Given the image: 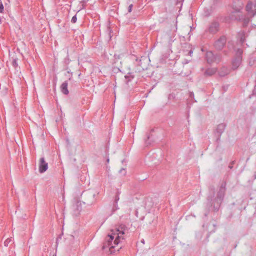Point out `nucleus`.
I'll return each mask as SVG.
<instances>
[{"label": "nucleus", "mask_w": 256, "mask_h": 256, "mask_svg": "<svg viewBox=\"0 0 256 256\" xmlns=\"http://www.w3.org/2000/svg\"><path fill=\"white\" fill-rule=\"evenodd\" d=\"M189 96L191 98H193L194 97V94L193 92H190Z\"/></svg>", "instance_id": "28"}, {"label": "nucleus", "mask_w": 256, "mask_h": 256, "mask_svg": "<svg viewBox=\"0 0 256 256\" xmlns=\"http://www.w3.org/2000/svg\"><path fill=\"white\" fill-rule=\"evenodd\" d=\"M226 43V37L225 36H220L218 40H217L214 44V48L218 50H221L225 46Z\"/></svg>", "instance_id": "7"}, {"label": "nucleus", "mask_w": 256, "mask_h": 256, "mask_svg": "<svg viewBox=\"0 0 256 256\" xmlns=\"http://www.w3.org/2000/svg\"><path fill=\"white\" fill-rule=\"evenodd\" d=\"M242 20V18H239V20Z\"/></svg>", "instance_id": "39"}, {"label": "nucleus", "mask_w": 256, "mask_h": 256, "mask_svg": "<svg viewBox=\"0 0 256 256\" xmlns=\"http://www.w3.org/2000/svg\"><path fill=\"white\" fill-rule=\"evenodd\" d=\"M76 20H77V18H76V15H74V16L72 18V20H71V22H72V23H74H74H76Z\"/></svg>", "instance_id": "24"}, {"label": "nucleus", "mask_w": 256, "mask_h": 256, "mask_svg": "<svg viewBox=\"0 0 256 256\" xmlns=\"http://www.w3.org/2000/svg\"><path fill=\"white\" fill-rule=\"evenodd\" d=\"M68 83L66 81L64 82L60 86L61 91L64 94H68L69 92L68 88Z\"/></svg>", "instance_id": "10"}, {"label": "nucleus", "mask_w": 256, "mask_h": 256, "mask_svg": "<svg viewBox=\"0 0 256 256\" xmlns=\"http://www.w3.org/2000/svg\"><path fill=\"white\" fill-rule=\"evenodd\" d=\"M192 53V50H190V52H188V54L190 56H191Z\"/></svg>", "instance_id": "34"}, {"label": "nucleus", "mask_w": 256, "mask_h": 256, "mask_svg": "<svg viewBox=\"0 0 256 256\" xmlns=\"http://www.w3.org/2000/svg\"><path fill=\"white\" fill-rule=\"evenodd\" d=\"M177 30V27L176 26V28H175L174 30Z\"/></svg>", "instance_id": "37"}, {"label": "nucleus", "mask_w": 256, "mask_h": 256, "mask_svg": "<svg viewBox=\"0 0 256 256\" xmlns=\"http://www.w3.org/2000/svg\"><path fill=\"white\" fill-rule=\"evenodd\" d=\"M150 138V136H148V139H149Z\"/></svg>", "instance_id": "38"}, {"label": "nucleus", "mask_w": 256, "mask_h": 256, "mask_svg": "<svg viewBox=\"0 0 256 256\" xmlns=\"http://www.w3.org/2000/svg\"><path fill=\"white\" fill-rule=\"evenodd\" d=\"M150 59L146 56H141L140 58H136V64L138 65L137 70L139 72L147 68V63Z\"/></svg>", "instance_id": "3"}, {"label": "nucleus", "mask_w": 256, "mask_h": 256, "mask_svg": "<svg viewBox=\"0 0 256 256\" xmlns=\"http://www.w3.org/2000/svg\"><path fill=\"white\" fill-rule=\"evenodd\" d=\"M242 4L240 3L238 6L236 8L234 9L235 12H240V10L242 8Z\"/></svg>", "instance_id": "19"}, {"label": "nucleus", "mask_w": 256, "mask_h": 256, "mask_svg": "<svg viewBox=\"0 0 256 256\" xmlns=\"http://www.w3.org/2000/svg\"><path fill=\"white\" fill-rule=\"evenodd\" d=\"M66 70H67V73L71 74V76L69 78V80H71V77H72V72H71L70 70L68 68H66Z\"/></svg>", "instance_id": "26"}, {"label": "nucleus", "mask_w": 256, "mask_h": 256, "mask_svg": "<svg viewBox=\"0 0 256 256\" xmlns=\"http://www.w3.org/2000/svg\"><path fill=\"white\" fill-rule=\"evenodd\" d=\"M126 83L130 82L132 79L134 78V76L132 73H128L124 76Z\"/></svg>", "instance_id": "13"}, {"label": "nucleus", "mask_w": 256, "mask_h": 256, "mask_svg": "<svg viewBox=\"0 0 256 256\" xmlns=\"http://www.w3.org/2000/svg\"><path fill=\"white\" fill-rule=\"evenodd\" d=\"M226 191V184H222L220 186L216 198L213 202L214 208L216 210H218L223 200Z\"/></svg>", "instance_id": "2"}, {"label": "nucleus", "mask_w": 256, "mask_h": 256, "mask_svg": "<svg viewBox=\"0 0 256 256\" xmlns=\"http://www.w3.org/2000/svg\"><path fill=\"white\" fill-rule=\"evenodd\" d=\"M254 8H253V4L251 2H248L246 7L248 14L252 17L256 16V2L254 3Z\"/></svg>", "instance_id": "8"}, {"label": "nucleus", "mask_w": 256, "mask_h": 256, "mask_svg": "<svg viewBox=\"0 0 256 256\" xmlns=\"http://www.w3.org/2000/svg\"><path fill=\"white\" fill-rule=\"evenodd\" d=\"M254 178H256V175H255V176H254Z\"/></svg>", "instance_id": "40"}, {"label": "nucleus", "mask_w": 256, "mask_h": 256, "mask_svg": "<svg viewBox=\"0 0 256 256\" xmlns=\"http://www.w3.org/2000/svg\"><path fill=\"white\" fill-rule=\"evenodd\" d=\"M73 208H76L77 211L75 212L74 214L77 215L79 214L80 211L81 210V207H79L78 206V204H76V205L73 206Z\"/></svg>", "instance_id": "16"}, {"label": "nucleus", "mask_w": 256, "mask_h": 256, "mask_svg": "<svg viewBox=\"0 0 256 256\" xmlns=\"http://www.w3.org/2000/svg\"><path fill=\"white\" fill-rule=\"evenodd\" d=\"M140 242H142V243L143 244H144V239H142V240H141Z\"/></svg>", "instance_id": "33"}, {"label": "nucleus", "mask_w": 256, "mask_h": 256, "mask_svg": "<svg viewBox=\"0 0 256 256\" xmlns=\"http://www.w3.org/2000/svg\"><path fill=\"white\" fill-rule=\"evenodd\" d=\"M219 26L220 24L218 22L216 21L212 22L209 24L206 32L211 34H215L218 31Z\"/></svg>", "instance_id": "6"}, {"label": "nucleus", "mask_w": 256, "mask_h": 256, "mask_svg": "<svg viewBox=\"0 0 256 256\" xmlns=\"http://www.w3.org/2000/svg\"><path fill=\"white\" fill-rule=\"evenodd\" d=\"M228 72H225V73H224V74H223V73H222V72H220V76H225V75L227 74H228Z\"/></svg>", "instance_id": "30"}, {"label": "nucleus", "mask_w": 256, "mask_h": 256, "mask_svg": "<svg viewBox=\"0 0 256 256\" xmlns=\"http://www.w3.org/2000/svg\"><path fill=\"white\" fill-rule=\"evenodd\" d=\"M12 241V238H7L4 242V245L5 246H8L9 243Z\"/></svg>", "instance_id": "20"}, {"label": "nucleus", "mask_w": 256, "mask_h": 256, "mask_svg": "<svg viewBox=\"0 0 256 256\" xmlns=\"http://www.w3.org/2000/svg\"><path fill=\"white\" fill-rule=\"evenodd\" d=\"M226 128V124H218L216 129V132L218 136L221 135V134L224 132Z\"/></svg>", "instance_id": "11"}, {"label": "nucleus", "mask_w": 256, "mask_h": 256, "mask_svg": "<svg viewBox=\"0 0 256 256\" xmlns=\"http://www.w3.org/2000/svg\"><path fill=\"white\" fill-rule=\"evenodd\" d=\"M119 172L122 176H125L126 174V172L125 168H122L120 170Z\"/></svg>", "instance_id": "23"}, {"label": "nucleus", "mask_w": 256, "mask_h": 256, "mask_svg": "<svg viewBox=\"0 0 256 256\" xmlns=\"http://www.w3.org/2000/svg\"><path fill=\"white\" fill-rule=\"evenodd\" d=\"M189 62H190V60H184L183 61L182 64H187L189 63Z\"/></svg>", "instance_id": "29"}, {"label": "nucleus", "mask_w": 256, "mask_h": 256, "mask_svg": "<svg viewBox=\"0 0 256 256\" xmlns=\"http://www.w3.org/2000/svg\"><path fill=\"white\" fill-rule=\"evenodd\" d=\"M38 167L40 173H43L48 170V164L45 161L44 157L40 158Z\"/></svg>", "instance_id": "9"}, {"label": "nucleus", "mask_w": 256, "mask_h": 256, "mask_svg": "<svg viewBox=\"0 0 256 256\" xmlns=\"http://www.w3.org/2000/svg\"><path fill=\"white\" fill-rule=\"evenodd\" d=\"M109 160H110V159L109 158H108L107 160H106V162L108 163L109 162Z\"/></svg>", "instance_id": "36"}, {"label": "nucleus", "mask_w": 256, "mask_h": 256, "mask_svg": "<svg viewBox=\"0 0 256 256\" xmlns=\"http://www.w3.org/2000/svg\"><path fill=\"white\" fill-rule=\"evenodd\" d=\"M132 4H130V5L128 6V12H132Z\"/></svg>", "instance_id": "27"}, {"label": "nucleus", "mask_w": 256, "mask_h": 256, "mask_svg": "<svg viewBox=\"0 0 256 256\" xmlns=\"http://www.w3.org/2000/svg\"><path fill=\"white\" fill-rule=\"evenodd\" d=\"M146 144L148 146V145L150 144V142H148V140H146Z\"/></svg>", "instance_id": "32"}, {"label": "nucleus", "mask_w": 256, "mask_h": 256, "mask_svg": "<svg viewBox=\"0 0 256 256\" xmlns=\"http://www.w3.org/2000/svg\"><path fill=\"white\" fill-rule=\"evenodd\" d=\"M12 64L14 67L16 68L18 67V59L17 58H14L12 60Z\"/></svg>", "instance_id": "17"}, {"label": "nucleus", "mask_w": 256, "mask_h": 256, "mask_svg": "<svg viewBox=\"0 0 256 256\" xmlns=\"http://www.w3.org/2000/svg\"><path fill=\"white\" fill-rule=\"evenodd\" d=\"M243 20H244V22H243L244 26H246L250 22V20L248 18H244L243 19Z\"/></svg>", "instance_id": "21"}, {"label": "nucleus", "mask_w": 256, "mask_h": 256, "mask_svg": "<svg viewBox=\"0 0 256 256\" xmlns=\"http://www.w3.org/2000/svg\"><path fill=\"white\" fill-rule=\"evenodd\" d=\"M53 256H56V255H54Z\"/></svg>", "instance_id": "41"}, {"label": "nucleus", "mask_w": 256, "mask_h": 256, "mask_svg": "<svg viewBox=\"0 0 256 256\" xmlns=\"http://www.w3.org/2000/svg\"><path fill=\"white\" fill-rule=\"evenodd\" d=\"M114 207L116 208L115 210L118 208V203H116V204L115 203Z\"/></svg>", "instance_id": "31"}, {"label": "nucleus", "mask_w": 256, "mask_h": 256, "mask_svg": "<svg viewBox=\"0 0 256 256\" xmlns=\"http://www.w3.org/2000/svg\"><path fill=\"white\" fill-rule=\"evenodd\" d=\"M206 57L208 62L209 64H212L215 62H218L220 60V56H215L211 51L208 52L206 53Z\"/></svg>", "instance_id": "5"}, {"label": "nucleus", "mask_w": 256, "mask_h": 256, "mask_svg": "<svg viewBox=\"0 0 256 256\" xmlns=\"http://www.w3.org/2000/svg\"><path fill=\"white\" fill-rule=\"evenodd\" d=\"M216 70L217 69L216 68H208L204 72V74L208 76H211L214 74L216 72Z\"/></svg>", "instance_id": "12"}, {"label": "nucleus", "mask_w": 256, "mask_h": 256, "mask_svg": "<svg viewBox=\"0 0 256 256\" xmlns=\"http://www.w3.org/2000/svg\"><path fill=\"white\" fill-rule=\"evenodd\" d=\"M96 195H97V194L96 192H89V196L92 198V200L90 202V204H92L95 202V201H96L95 197Z\"/></svg>", "instance_id": "14"}, {"label": "nucleus", "mask_w": 256, "mask_h": 256, "mask_svg": "<svg viewBox=\"0 0 256 256\" xmlns=\"http://www.w3.org/2000/svg\"><path fill=\"white\" fill-rule=\"evenodd\" d=\"M4 9V8L2 0H0V12H2Z\"/></svg>", "instance_id": "25"}, {"label": "nucleus", "mask_w": 256, "mask_h": 256, "mask_svg": "<svg viewBox=\"0 0 256 256\" xmlns=\"http://www.w3.org/2000/svg\"><path fill=\"white\" fill-rule=\"evenodd\" d=\"M122 247V246H120V247L118 249V251H119L120 249Z\"/></svg>", "instance_id": "35"}, {"label": "nucleus", "mask_w": 256, "mask_h": 256, "mask_svg": "<svg viewBox=\"0 0 256 256\" xmlns=\"http://www.w3.org/2000/svg\"><path fill=\"white\" fill-rule=\"evenodd\" d=\"M242 51L241 49H238L237 51L236 56L232 61V69L235 70L237 69L240 65L242 62V56L241 54Z\"/></svg>", "instance_id": "4"}, {"label": "nucleus", "mask_w": 256, "mask_h": 256, "mask_svg": "<svg viewBox=\"0 0 256 256\" xmlns=\"http://www.w3.org/2000/svg\"><path fill=\"white\" fill-rule=\"evenodd\" d=\"M240 36V42L242 44H243L245 41L244 32V31L240 32L238 33Z\"/></svg>", "instance_id": "15"}, {"label": "nucleus", "mask_w": 256, "mask_h": 256, "mask_svg": "<svg viewBox=\"0 0 256 256\" xmlns=\"http://www.w3.org/2000/svg\"><path fill=\"white\" fill-rule=\"evenodd\" d=\"M119 194H120V192L118 191L116 195V196L115 198H114V202L116 204L118 203V201L120 200Z\"/></svg>", "instance_id": "22"}, {"label": "nucleus", "mask_w": 256, "mask_h": 256, "mask_svg": "<svg viewBox=\"0 0 256 256\" xmlns=\"http://www.w3.org/2000/svg\"><path fill=\"white\" fill-rule=\"evenodd\" d=\"M70 59L68 58V56L67 55L66 57L64 59V62L66 64L68 65L70 62Z\"/></svg>", "instance_id": "18"}, {"label": "nucleus", "mask_w": 256, "mask_h": 256, "mask_svg": "<svg viewBox=\"0 0 256 256\" xmlns=\"http://www.w3.org/2000/svg\"><path fill=\"white\" fill-rule=\"evenodd\" d=\"M126 230H128V229L125 225L121 224L114 230H112L111 234H108L106 240L107 245L110 248V253L113 252L112 249L118 246L121 240H124L122 236L125 234Z\"/></svg>", "instance_id": "1"}]
</instances>
